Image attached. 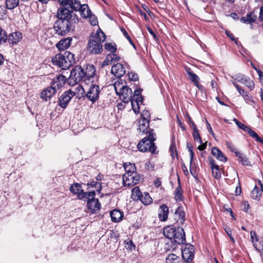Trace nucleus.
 Masks as SVG:
<instances>
[{
	"instance_id": "f257e3e1",
	"label": "nucleus",
	"mask_w": 263,
	"mask_h": 263,
	"mask_svg": "<svg viewBox=\"0 0 263 263\" xmlns=\"http://www.w3.org/2000/svg\"><path fill=\"white\" fill-rule=\"evenodd\" d=\"M57 20L53 25L55 34L60 36H65L69 32L75 31L76 26L79 22L78 15L73 12L65 7L58 9L57 15Z\"/></svg>"
},
{
	"instance_id": "f03ea898",
	"label": "nucleus",
	"mask_w": 263,
	"mask_h": 263,
	"mask_svg": "<svg viewBox=\"0 0 263 263\" xmlns=\"http://www.w3.org/2000/svg\"><path fill=\"white\" fill-rule=\"evenodd\" d=\"M53 65L61 68L62 69H67L72 66L76 62L74 54L66 51L63 53H58L51 59Z\"/></svg>"
},
{
	"instance_id": "7ed1b4c3",
	"label": "nucleus",
	"mask_w": 263,
	"mask_h": 263,
	"mask_svg": "<svg viewBox=\"0 0 263 263\" xmlns=\"http://www.w3.org/2000/svg\"><path fill=\"white\" fill-rule=\"evenodd\" d=\"M106 38L105 33L100 29L98 30L94 34L90 36L88 42L87 48L90 53L97 54L102 51V42Z\"/></svg>"
},
{
	"instance_id": "20e7f679",
	"label": "nucleus",
	"mask_w": 263,
	"mask_h": 263,
	"mask_svg": "<svg viewBox=\"0 0 263 263\" xmlns=\"http://www.w3.org/2000/svg\"><path fill=\"white\" fill-rule=\"evenodd\" d=\"M155 136L154 129L150 130L149 135L138 143L137 145L138 150L142 152H150L153 154H158V151H156L157 147L154 143L156 139Z\"/></svg>"
},
{
	"instance_id": "39448f33",
	"label": "nucleus",
	"mask_w": 263,
	"mask_h": 263,
	"mask_svg": "<svg viewBox=\"0 0 263 263\" xmlns=\"http://www.w3.org/2000/svg\"><path fill=\"white\" fill-rule=\"evenodd\" d=\"M84 74V68L79 65L74 66L67 79L68 83L71 86H74L78 83L86 84Z\"/></svg>"
},
{
	"instance_id": "423d86ee",
	"label": "nucleus",
	"mask_w": 263,
	"mask_h": 263,
	"mask_svg": "<svg viewBox=\"0 0 263 263\" xmlns=\"http://www.w3.org/2000/svg\"><path fill=\"white\" fill-rule=\"evenodd\" d=\"M174 235L171 246L173 251L176 249L177 245H182L185 242V234L182 227H177Z\"/></svg>"
},
{
	"instance_id": "0eeeda50",
	"label": "nucleus",
	"mask_w": 263,
	"mask_h": 263,
	"mask_svg": "<svg viewBox=\"0 0 263 263\" xmlns=\"http://www.w3.org/2000/svg\"><path fill=\"white\" fill-rule=\"evenodd\" d=\"M143 176L138 174L137 172L126 175H123V185L124 186L132 187L136 184H138L143 180Z\"/></svg>"
},
{
	"instance_id": "6e6552de",
	"label": "nucleus",
	"mask_w": 263,
	"mask_h": 263,
	"mask_svg": "<svg viewBox=\"0 0 263 263\" xmlns=\"http://www.w3.org/2000/svg\"><path fill=\"white\" fill-rule=\"evenodd\" d=\"M143 89L139 88L135 89L132 97V99L130 102L132 106V109L136 114L140 112V104H142L143 102V97L141 95Z\"/></svg>"
},
{
	"instance_id": "1a4fd4ad",
	"label": "nucleus",
	"mask_w": 263,
	"mask_h": 263,
	"mask_svg": "<svg viewBox=\"0 0 263 263\" xmlns=\"http://www.w3.org/2000/svg\"><path fill=\"white\" fill-rule=\"evenodd\" d=\"M181 248L182 259L186 263H191L195 255V247L191 243H184Z\"/></svg>"
},
{
	"instance_id": "9d476101",
	"label": "nucleus",
	"mask_w": 263,
	"mask_h": 263,
	"mask_svg": "<svg viewBox=\"0 0 263 263\" xmlns=\"http://www.w3.org/2000/svg\"><path fill=\"white\" fill-rule=\"evenodd\" d=\"M100 91V86L92 83L87 92L86 97L88 100L94 103L99 99Z\"/></svg>"
},
{
	"instance_id": "9b49d317",
	"label": "nucleus",
	"mask_w": 263,
	"mask_h": 263,
	"mask_svg": "<svg viewBox=\"0 0 263 263\" xmlns=\"http://www.w3.org/2000/svg\"><path fill=\"white\" fill-rule=\"evenodd\" d=\"M231 78L236 81L245 85L248 87L250 90H252L254 88V83L249 77L244 74L238 73L231 76Z\"/></svg>"
},
{
	"instance_id": "f8f14e48",
	"label": "nucleus",
	"mask_w": 263,
	"mask_h": 263,
	"mask_svg": "<svg viewBox=\"0 0 263 263\" xmlns=\"http://www.w3.org/2000/svg\"><path fill=\"white\" fill-rule=\"evenodd\" d=\"M96 67L92 65H87L85 69H84V76L85 79L86 84L95 82V79L97 81L98 77L95 76Z\"/></svg>"
},
{
	"instance_id": "ddd939ff",
	"label": "nucleus",
	"mask_w": 263,
	"mask_h": 263,
	"mask_svg": "<svg viewBox=\"0 0 263 263\" xmlns=\"http://www.w3.org/2000/svg\"><path fill=\"white\" fill-rule=\"evenodd\" d=\"M75 96V92L71 90L65 91L59 97L58 103L59 105L63 108H65L70 100Z\"/></svg>"
},
{
	"instance_id": "4468645a",
	"label": "nucleus",
	"mask_w": 263,
	"mask_h": 263,
	"mask_svg": "<svg viewBox=\"0 0 263 263\" xmlns=\"http://www.w3.org/2000/svg\"><path fill=\"white\" fill-rule=\"evenodd\" d=\"M73 12L79 11L81 13V15L84 17L87 18L90 16L91 14V10L88 7V5L83 4L81 5V2L79 0H74Z\"/></svg>"
},
{
	"instance_id": "2eb2a0df",
	"label": "nucleus",
	"mask_w": 263,
	"mask_h": 263,
	"mask_svg": "<svg viewBox=\"0 0 263 263\" xmlns=\"http://www.w3.org/2000/svg\"><path fill=\"white\" fill-rule=\"evenodd\" d=\"M121 100L125 103H128L132 99V90L127 85L122 86L120 88V92L118 94Z\"/></svg>"
},
{
	"instance_id": "dca6fc26",
	"label": "nucleus",
	"mask_w": 263,
	"mask_h": 263,
	"mask_svg": "<svg viewBox=\"0 0 263 263\" xmlns=\"http://www.w3.org/2000/svg\"><path fill=\"white\" fill-rule=\"evenodd\" d=\"M67 78L63 74L56 76L50 83V85L57 91L62 88L67 81Z\"/></svg>"
},
{
	"instance_id": "f3484780",
	"label": "nucleus",
	"mask_w": 263,
	"mask_h": 263,
	"mask_svg": "<svg viewBox=\"0 0 263 263\" xmlns=\"http://www.w3.org/2000/svg\"><path fill=\"white\" fill-rule=\"evenodd\" d=\"M69 191L74 195H77L79 200L85 199V192L82 189L81 185L79 183H74L71 184L69 188Z\"/></svg>"
},
{
	"instance_id": "a211bd4d",
	"label": "nucleus",
	"mask_w": 263,
	"mask_h": 263,
	"mask_svg": "<svg viewBox=\"0 0 263 263\" xmlns=\"http://www.w3.org/2000/svg\"><path fill=\"white\" fill-rule=\"evenodd\" d=\"M87 208L91 213H98L100 210L101 203L98 199H88L87 200Z\"/></svg>"
},
{
	"instance_id": "6ab92c4d",
	"label": "nucleus",
	"mask_w": 263,
	"mask_h": 263,
	"mask_svg": "<svg viewBox=\"0 0 263 263\" xmlns=\"http://www.w3.org/2000/svg\"><path fill=\"white\" fill-rule=\"evenodd\" d=\"M111 72L116 77L120 78L125 74V68L123 64L117 63L112 66Z\"/></svg>"
},
{
	"instance_id": "aec40b11",
	"label": "nucleus",
	"mask_w": 263,
	"mask_h": 263,
	"mask_svg": "<svg viewBox=\"0 0 263 263\" xmlns=\"http://www.w3.org/2000/svg\"><path fill=\"white\" fill-rule=\"evenodd\" d=\"M72 41L71 37L63 39L56 44L55 46L59 51H65L70 46Z\"/></svg>"
},
{
	"instance_id": "412c9836",
	"label": "nucleus",
	"mask_w": 263,
	"mask_h": 263,
	"mask_svg": "<svg viewBox=\"0 0 263 263\" xmlns=\"http://www.w3.org/2000/svg\"><path fill=\"white\" fill-rule=\"evenodd\" d=\"M120 57L115 53H110L106 55L105 59L102 62V66L104 67L110 65L114 63L119 61Z\"/></svg>"
},
{
	"instance_id": "4be33fe9",
	"label": "nucleus",
	"mask_w": 263,
	"mask_h": 263,
	"mask_svg": "<svg viewBox=\"0 0 263 263\" xmlns=\"http://www.w3.org/2000/svg\"><path fill=\"white\" fill-rule=\"evenodd\" d=\"M208 159L213 176L216 179H219L221 177V173L219 166L215 163V161L212 157H209Z\"/></svg>"
},
{
	"instance_id": "5701e85b",
	"label": "nucleus",
	"mask_w": 263,
	"mask_h": 263,
	"mask_svg": "<svg viewBox=\"0 0 263 263\" xmlns=\"http://www.w3.org/2000/svg\"><path fill=\"white\" fill-rule=\"evenodd\" d=\"M57 91L50 85L45 89L41 94V98L45 101L49 100L55 95Z\"/></svg>"
},
{
	"instance_id": "b1692460",
	"label": "nucleus",
	"mask_w": 263,
	"mask_h": 263,
	"mask_svg": "<svg viewBox=\"0 0 263 263\" xmlns=\"http://www.w3.org/2000/svg\"><path fill=\"white\" fill-rule=\"evenodd\" d=\"M168 208L165 204H162L160 206L158 211V217L160 221H165L168 218Z\"/></svg>"
},
{
	"instance_id": "393cba45",
	"label": "nucleus",
	"mask_w": 263,
	"mask_h": 263,
	"mask_svg": "<svg viewBox=\"0 0 263 263\" xmlns=\"http://www.w3.org/2000/svg\"><path fill=\"white\" fill-rule=\"evenodd\" d=\"M177 227L175 225L167 226L163 229V234L165 237L173 240Z\"/></svg>"
},
{
	"instance_id": "a878e982",
	"label": "nucleus",
	"mask_w": 263,
	"mask_h": 263,
	"mask_svg": "<svg viewBox=\"0 0 263 263\" xmlns=\"http://www.w3.org/2000/svg\"><path fill=\"white\" fill-rule=\"evenodd\" d=\"M250 235L253 247L258 252H260L261 249H263V242H259L258 243H257V242L258 241V239L257 234L255 231H251L250 232Z\"/></svg>"
},
{
	"instance_id": "bb28decb",
	"label": "nucleus",
	"mask_w": 263,
	"mask_h": 263,
	"mask_svg": "<svg viewBox=\"0 0 263 263\" xmlns=\"http://www.w3.org/2000/svg\"><path fill=\"white\" fill-rule=\"evenodd\" d=\"M149 121L140 119L139 120V127L138 130L140 132H142L143 134H148L149 135V132L152 129L149 128Z\"/></svg>"
},
{
	"instance_id": "cd10ccee",
	"label": "nucleus",
	"mask_w": 263,
	"mask_h": 263,
	"mask_svg": "<svg viewBox=\"0 0 263 263\" xmlns=\"http://www.w3.org/2000/svg\"><path fill=\"white\" fill-rule=\"evenodd\" d=\"M22 34L20 32H15L10 33L8 36L7 41L10 44H16L22 40Z\"/></svg>"
},
{
	"instance_id": "c85d7f7f",
	"label": "nucleus",
	"mask_w": 263,
	"mask_h": 263,
	"mask_svg": "<svg viewBox=\"0 0 263 263\" xmlns=\"http://www.w3.org/2000/svg\"><path fill=\"white\" fill-rule=\"evenodd\" d=\"M212 155L218 160L225 162L227 161V158L223 153L217 147H213L211 149Z\"/></svg>"
},
{
	"instance_id": "c756f323",
	"label": "nucleus",
	"mask_w": 263,
	"mask_h": 263,
	"mask_svg": "<svg viewBox=\"0 0 263 263\" xmlns=\"http://www.w3.org/2000/svg\"><path fill=\"white\" fill-rule=\"evenodd\" d=\"M111 219L112 222H119L122 220L123 213L119 210L115 209L110 213Z\"/></svg>"
},
{
	"instance_id": "7c9ffc66",
	"label": "nucleus",
	"mask_w": 263,
	"mask_h": 263,
	"mask_svg": "<svg viewBox=\"0 0 263 263\" xmlns=\"http://www.w3.org/2000/svg\"><path fill=\"white\" fill-rule=\"evenodd\" d=\"M178 185L176 188L174 192V196L175 200L177 202H180L182 201L183 199V191L180 184V178H178Z\"/></svg>"
},
{
	"instance_id": "2f4dec72",
	"label": "nucleus",
	"mask_w": 263,
	"mask_h": 263,
	"mask_svg": "<svg viewBox=\"0 0 263 263\" xmlns=\"http://www.w3.org/2000/svg\"><path fill=\"white\" fill-rule=\"evenodd\" d=\"M236 157H238V161L241 163L243 165L250 166V162L247 156L240 152L236 153Z\"/></svg>"
},
{
	"instance_id": "473e14b6",
	"label": "nucleus",
	"mask_w": 263,
	"mask_h": 263,
	"mask_svg": "<svg viewBox=\"0 0 263 263\" xmlns=\"http://www.w3.org/2000/svg\"><path fill=\"white\" fill-rule=\"evenodd\" d=\"M175 215L180 220L181 223L185 221V213L182 206H179L176 209Z\"/></svg>"
},
{
	"instance_id": "72a5a7b5",
	"label": "nucleus",
	"mask_w": 263,
	"mask_h": 263,
	"mask_svg": "<svg viewBox=\"0 0 263 263\" xmlns=\"http://www.w3.org/2000/svg\"><path fill=\"white\" fill-rule=\"evenodd\" d=\"M74 0H58L61 6L62 7L67 8L69 9V11L73 12V5Z\"/></svg>"
},
{
	"instance_id": "f704fd0d",
	"label": "nucleus",
	"mask_w": 263,
	"mask_h": 263,
	"mask_svg": "<svg viewBox=\"0 0 263 263\" xmlns=\"http://www.w3.org/2000/svg\"><path fill=\"white\" fill-rule=\"evenodd\" d=\"M185 70L189 76V79L192 81L194 84L199 80L198 76L195 74L190 68L185 67Z\"/></svg>"
},
{
	"instance_id": "c9c22d12",
	"label": "nucleus",
	"mask_w": 263,
	"mask_h": 263,
	"mask_svg": "<svg viewBox=\"0 0 263 263\" xmlns=\"http://www.w3.org/2000/svg\"><path fill=\"white\" fill-rule=\"evenodd\" d=\"M139 200H140L144 205H148L153 201L152 198L147 192H144Z\"/></svg>"
},
{
	"instance_id": "e433bc0d",
	"label": "nucleus",
	"mask_w": 263,
	"mask_h": 263,
	"mask_svg": "<svg viewBox=\"0 0 263 263\" xmlns=\"http://www.w3.org/2000/svg\"><path fill=\"white\" fill-rule=\"evenodd\" d=\"M261 192H260L259 187L255 185L254 189L251 192V197L255 200L258 201L261 197Z\"/></svg>"
},
{
	"instance_id": "4c0bfd02",
	"label": "nucleus",
	"mask_w": 263,
	"mask_h": 263,
	"mask_svg": "<svg viewBox=\"0 0 263 263\" xmlns=\"http://www.w3.org/2000/svg\"><path fill=\"white\" fill-rule=\"evenodd\" d=\"M124 168L126 171V173L125 174H126V175L137 172L136 167L135 164H131L130 163L127 164V163H125L124 164Z\"/></svg>"
},
{
	"instance_id": "58836bf2",
	"label": "nucleus",
	"mask_w": 263,
	"mask_h": 263,
	"mask_svg": "<svg viewBox=\"0 0 263 263\" xmlns=\"http://www.w3.org/2000/svg\"><path fill=\"white\" fill-rule=\"evenodd\" d=\"M166 263H179L180 258L175 254H170L165 259Z\"/></svg>"
},
{
	"instance_id": "ea45409f",
	"label": "nucleus",
	"mask_w": 263,
	"mask_h": 263,
	"mask_svg": "<svg viewBox=\"0 0 263 263\" xmlns=\"http://www.w3.org/2000/svg\"><path fill=\"white\" fill-rule=\"evenodd\" d=\"M19 5V0H6V6L8 9L12 10Z\"/></svg>"
},
{
	"instance_id": "a19ab883",
	"label": "nucleus",
	"mask_w": 263,
	"mask_h": 263,
	"mask_svg": "<svg viewBox=\"0 0 263 263\" xmlns=\"http://www.w3.org/2000/svg\"><path fill=\"white\" fill-rule=\"evenodd\" d=\"M142 194L138 186H136L132 189V196L135 199L139 200Z\"/></svg>"
},
{
	"instance_id": "79ce46f5",
	"label": "nucleus",
	"mask_w": 263,
	"mask_h": 263,
	"mask_svg": "<svg viewBox=\"0 0 263 263\" xmlns=\"http://www.w3.org/2000/svg\"><path fill=\"white\" fill-rule=\"evenodd\" d=\"M104 48L106 51H110L111 53H115L117 49L116 45L110 43H105Z\"/></svg>"
},
{
	"instance_id": "37998d69",
	"label": "nucleus",
	"mask_w": 263,
	"mask_h": 263,
	"mask_svg": "<svg viewBox=\"0 0 263 263\" xmlns=\"http://www.w3.org/2000/svg\"><path fill=\"white\" fill-rule=\"evenodd\" d=\"M246 17V18L248 21V24L254 23L257 18V16L255 14L254 11H252L250 13L247 14Z\"/></svg>"
},
{
	"instance_id": "c03bdc74",
	"label": "nucleus",
	"mask_w": 263,
	"mask_h": 263,
	"mask_svg": "<svg viewBox=\"0 0 263 263\" xmlns=\"http://www.w3.org/2000/svg\"><path fill=\"white\" fill-rule=\"evenodd\" d=\"M193 137L194 140H196V141H198L201 144L202 141L201 137L200 136L199 130H198L196 126L193 128Z\"/></svg>"
},
{
	"instance_id": "a18cd8bd",
	"label": "nucleus",
	"mask_w": 263,
	"mask_h": 263,
	"mask_svg": "<svg viewBox=\"0 0 263 263\" xmlns=\"http://www.w3.org/2000/svg\"><path fill=\"white\" fill-rule=\"evenodd\" d=\"M8 39V36L5 30L0 28V44L6 43Z\"/></svg>"
},
{
	"instance_id": "49530a36",
	"label": "nucleus",
	"mask_w": 263,
	"mask_h": 263,
	"mask_svg": "<svg viewBox=\"0 0 263 263\" xmlns=\"http://www.w3.org/2000/svg\"><path fill=\"white\" fill-rule=\"evenodd\" d=\"M120 30H121V32L123 33L124 36L129 41L130 44L134 47V48H136V46H135V44L134 43V42L132 41L130 36L128 34V33H127V31L125 30V29L123 27H122L120 28Z\"/></svg>"
},
{
	"instance_id": "de8ad7c7",
	"label": "nucleus",
	"mask_w": 263,
	"mask_h": 263,
	"mask_svg": "<svg viewBox=\"0 0 263 263\" xmlns=\"http://www.w3.org/2000/svg\"><path fill=\"white\" fill-rule=\"evenodd\" d=\"M123 83L124 82L121 79H120L119 80L115 83L114 87L117 94H118L119 92H120V88H121L122 86L124 85H123Z\"/></svg>"
},
{
	"instance_id": "09e8293b",
	"label": "nucleus",
	"mask_w": 263,
	"mask_h": 263,
	"mask_svg": "<svg viewBox=\"0 0 263 263\" xmlns=\"http://www.w3.org/2000/svg\"><path fill=\"white\" fill-rule=\"evenodd\" d=\"M233 120L235 122V123H236V124L238 126V128L243 130L245 132H246L247 130V129H248V128L249 127L245 125L241 122H239L237 119H236L235 118H234Z\"/></svg>"
},
{
	"instance_id": "8fccbe9b",
	"label": "nucleus",
	"mask_w": 263,
	"mask_h": 263,
	"mask_svg": "<svg viewBox=\"0 0 263 263\" xmlns=\"http://www.w3.org/2000/svg\"><path fill=\"white\" fill-rule=\"evenodd\" d=\"M151 119V115L149 111L147 110H144L141 114L140 119L146 120L149 121Z\"/></svg>"
},
{
	"instance_id": "3c124183",
	"label": "nucleus",
	"mask_w": 263,
	"mask_h": 263,
	"mask_svg": "<svg viewBox=\"0 0 263 263\" xmlns=\"http://www.w3.org/2000/svg\"><path fill=\"white\" fill-rule=\"evenodd\" d=\"M224 230L226 233L227 234V235L229 237L230 239H231V241L233 243H235V241L234 238H233V237L232 235V230H231V228H230L228 226H225L224 227Z\"/></svg>"
},
{
	"instance_id": "603ef678",
	"label": "nucleus",
	"mask_w": 263,
	"mask_h": 263,
	"mask_svg": "<svg viewBox=\"0 0 263 263\" xmlns=\"http://www.w3.org/2000/svg\"><path fill=\"white\" fill-rule=\"evenodd\" d=\"M226 145L228 148L233 153H235V155H236V153H238L237 151V148L231 142L227 141Z\"/></svg>"
},
{
	"instance_id": "864d4df0",
	"label": "nucleus",
	"mask_w": 263,
	"mask_h": 263,
	"mask_svg": "<svg viewBox=\"0 0 263 263\" xmlns=\"http://www.w3.org/2000/svg\"><path fill=\"white\" fill-rule=\"evenodd\" d=\"M128 79L130 81H136L139 79L138 74L131 72L127 73Z\"/></svg>"
},
{
	"instance_id": "5fc2aeb1",
	"label": "nucleus",
	"mask_w": 263,
	"mask_h": 263,
	"mask_svg": "<svg viewBox=\"0 0 263 263\" xmlns=\"http://www.w3.org/2000/svg\"><path fill=\"white\" fill-rule=\"evenodd\" d=\"M170 151L171 152V155L173 158L174 157V152L175 151L176 153V155H177V152L176 151V147L175 146V143L174 142V137H173V139L171 142V145L170 147Z\"/></svg>"
},
{
	"instance_id": "6e6d98bb",
	"label": "nucleus",
	"mask_w": 263,
	"mask_h": 263,
	"mask_svg": "<svg viewBox=\"0 0 263 263\" xmlns=\"http://www.w3.org/2000/svg\"><path fill=\"white\" fill-rule=\"evenodd\" d=\"M242 98L245 100V102L248 104L254 103L255 102L252 98L251 96L249 95V93H245Z\"/></svg>"
},
{
	"instance_id": "4d7b16f0",
	"label": "nucleus",
	"mask_w": 263,
	"mask_h": 263,
	"mask_svg": "<svg viewBox=\"0 0 263 263\" xmlns=\"http://www.w3.org/2000/svg\"><path fill=\"white\" fill-rule=\"evenodd\" d=\"M88 17H89L90 23L91 25L96 26L98 24V19L94 15H91V14H90V16Z\"/></svg>"
},
{
	"instance_id": "13d9d810",
	"label": "nucleus",
	"mask_w": 263,
	"mask_h": 263,
	"mask_svg": "<svg viewBox=\"0 0 263 263\" xmlns=\"http://www.w3.org/2000/svg\"><path fill=\"white\" fill-rule=\"evenodd\" d=\"M99 184L100 183H98L97 181H92L88 182L87 183V186L88 189H90L92 187L97 188Z\"/></svg>"
},
{
	"instance_id": "bf43d9fd",
	"label": "nucleus",
	"mask_w": 263,
	"mask_h": 263,
	"mask_svg": "<svg viewBox=\"0 0 263 263\" xmlns=\"http://www.w3.org/2000/svg\"><path fill=\"white\" fill-rule=\"evenodd\" d=\"M85 198H88V197H92V198H95V196L96 195V192L93 191L88 192H85Z\"/></svg>"
},
{
	"instance_id": "052dcab7",
	"label": "nucleus",
	"mask_w": 263,
	"mask_h": 263,
	"mask_svg": "<svg viewBox=\"0 0 263 263\" xmlns=\"http://www.w3.org/2000/svg\"><path fill=\"white\" fill-rule=\"evenodd\" d=\"M126 247H127V249H129L131 251L133 249H135V246L132 240H130L129 241L126 242Z\"/></svg>"
},
{
	"instance_id": "680f3d73",
	"label": "nucleus",
	"mask_w": 263,
	"mask_h": 263,
	"mask_svg": "<svg viewBox=\"0 0 263 263\" xmlns=\"http://www.w3.org/2000/svg\"><path fill=\"white\" fill-rule=\"evenodd\" d=\"M246 132L252 138H254L257 134L255 132L252 130L250 127H249Z\"/></svg>"
},
{
	"instance_id": "e2e57ef3",
	"label": "nucleus",
	"mask_w": 263,
	"mask_h": 263,
	"mask_svg": "<svg viewBox=\"0 0 263 263\" xmlns=\"http://www.w3.org/2000/svg\"><path fill=\"white\" fill-rule=\"evenodd\" d=\"M235 193L236 196L240 195L241 193V188L239 183L238 185L236 187Z\"/></svg>"
},
{
	"instance_id": "0e129e2a",
	"label": "nucleus",
	"mask_w": 263,
	"mask_h": 263,
	"mask_svg": "<svg viewBox=\"0 0 263 263\" xmlns=\"http://www.w3.org/2000/svg\"><path fill=\"white\" fill-rule=\"evenodd\" d=\"M186 117L187 119L188 122H189V123H190L191 124L193 128L196 126V124L193 122V121L192 120L191 117H190V116L189 114H186Z\"/></svg>"
},
{
	"instance_id": "69168bd1",
	"label": "nucleus",
	"mask_w": 263,
	"mask_h": 263,
	"mask_svg": "<svg viewBox=\"0 0 263 263\" xmlns=\"http://www.w3.org/2000/svg\"><path fill=\"white\" fill-rule=\"evenodd\" d=\"M147 29L148 32L153 36L154 39L155 40L157 39L156 34L153 31V30L151 29V28L149 26H147Z\"/></svg>"
},
{
	"instance_id": "338daca9",
	"label": "nucleus",
	"mask_w": 263,
	"mask_h": 263,
	"mask_svg": "<svg viewBox=\"0 0 263 263\" xmlns=\"http://www.w3.org/2000/svg\"><path fill=\"white\" fill-rule=\"evenodd\" d=\"M226 34L228 36H229L230 38V39L232 41L235 40V38H234L233 34L230 31L226 30Z\"/></svg>"
},
{
	"instance_id": "774afa93",
	"label": "nucleus",
	"mask_w": 263,
	"mask_h": 263,
	"mask_svg": "<svg viewBox=\"0 0 263 263\" xmlns=\"http://www.w3.org/2000/svg\"><path fill=\"white\" fill-rule=\"evenodd\" d=\"M259 21H263V5L260 8Z\"/></svg>"
}]
</instances>
